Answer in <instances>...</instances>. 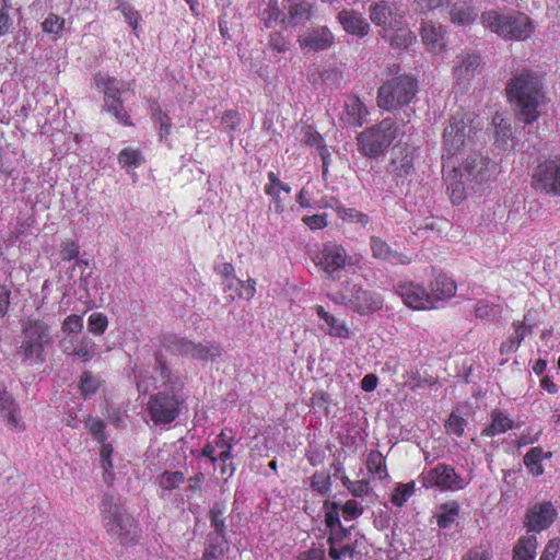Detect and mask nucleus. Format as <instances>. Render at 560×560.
I'll return each instance as SVG.
<instances>
[{
  "instance_id": "obj_29",
  "label": "nucleus",
  "mask_w": 560,
  "mask_h": 560,
  "mask_svg": "<svg viewBox=\"0 0 560 560\" xmlns=\"http://www.w3.org/2000/svg\"><path fill=\"white\" fill-rule=\"evenodd\" d=\"M226 546V537L208 534L202 560H221L228 549Z\"/></svg>"
},
{
  "instance_id": "obj_37",
  "label": "nucleus",
  "mask_w": 560,
  "mask_h": 560,
  "mask_svg": "<svg viewBox=\"0 0 560 560\" xmlns=\"http://www.w3.org/2000/svg\"><path fill=\"white\" fill-rule=\"evenodd\" d=\"M96 343L88 336H83L77 342L72 354L82 359V361H91L96 355Z\"/></svg>"
},
{
  "instance_id": "obj_58",
  "label": "nucleus",
  "mask_w": 560,
  "mask_h": 560,
  "mask_svg": "<svg viewBox=\"0 0 560 560\" xmlns=\"http://www.w3.org/2000/svg\"><path fill=\"white\" fill-rule=\"evenodd\" d=\"M237 285L241 287V291L237 293L240 298L250 300L254 298L256 292V281L253 278H248L246 281L237 280Z\"/></svg>"
},
{
  "instance_id": "obj_48",
  "label": "nucleus",
  "mask_w": 560,
  "mask_h": 560,
  "mask_svg": "<svg viewBox=\"0 0 560 560\" xmlns=\"http://www.w3.org/2000/svg\"><path fill=\"white\" fill-rule=\"evenodd\" d=\"M327 332L330 336L338 338H347L349 336V329L343 323H339L332 315L326 319Z\"/></svg>"
},
{
  "instance_id": "obj_62",
  "label": "nucleus",
  "mask_w": 560,
  "mask_h": 560,
  "mask_svg": "<svg viewBox=\"0 0 560 560\" xmlns=\"http://www.w3.org/2000/svg\"><path fill=\"white\" fill-rule=\"evenodd\" d=\"M303 222L312 230H319L327 225V217L326 214L304 217Z\"/></svg>"
},
{
  "instance_id": "obj_39",
  "label": "nucleus",
  "mask_w": 560,
  "mask_h": 560,
  "mask_svg": "<svg viewBox=\"0 0 560 560\" xmlns=\"http://www.w3.org/2000/svg\"><path fill=\"white\" fill-rule=\"evenodd\" d=\"M544 451L541 447H532L524 456V464L534 476H540L544 468L540 464Z\"/></svg>"
},
{
  "instance_id": "obj_56",
  "label": "nucleus",
  "mask_w": 560,
  "mask_h": 560,
  "mask_svg": "<svg viewBox=\"0 0 560 560\" xmlns=\"http://www.w3.org/2000/svg\"><path fill=\"white\" fill-rule=\"evenodd\" d=\"M340 510L347 520L357 518L363 513V508L355 500H348L342 506L340 505Z\"/></svg>"
},
{
  "instance_id": "obj_35",
  "label": "nucleus",
  "mask_w": 560,
  "mask_h": 560,
  "mask_svg": "<svg viewBox=\"0 0 560 560\" xmlns=\"http://www.w3.org/2000/svg\"><path fill=\"white\" fill-rule=\"evenodd\" d=\"M224 510L225 508L222 503H214L211 508L209 517L210 524L214 528V532L209 533V535H219L221 537H225L226 526L225 520L223 517Z\"/></svg>"
},
{
  "instance_id": "obj_26",
  "label": "nucleus",
  "mask_w": 560,
  "mask_h": 560,
  "mask_svg": "<svg viewBox=\"0 0 560 560\" xmlns=\"http://www.w3.org/2000/svg\"><path fill=\"white\" fill-rule=\"evenodd\" d=\"M368 114L365 105L357 96L349 97L345 104V121L353 127L362 126Z\"/></svg>"
},
{
  "instance_id": "obj_36",
  "label": "nucleus",
  "mask_w": 560,
  "mask_h": 560,
  "mask_svg": "<svg viewBox=\"0 0 560 560\" xmlns=\"http://www.w3.org/2000/svg\"><path fill=\"white\" fill-rule=\"evenodd\" d=\"M185 480V472L176 470H165L156 478L158 485L166 491H172L179 487Z\"/></svg>"
},
{
  "instance_id": "obj_20",
  "label": "nucleus",
  "mask_w": 560,
  "mask_h": 560,
  "mask_svg": "<svg viewBox=\"0 0 560 560\" xmlns=\"http://www.w3.org/2000/svg\"><path fill=\"white\" fill-rule=\"evenodd\" d=\"M421 39L433 54H439L446 47V32L441 25L432 22L422 23Z\"/></svg>"
},
{
  "instance_id": "obj_41",
  "label": "nucleus",
  "mask_w": 560,
  "mask_h": 560,
  "mask_svg": "<svg viewBox=\"0 0 560 560\" xmlns=\"http://www.w3.org/2000/svg\"><path fill=\"white\" fill-rule=\"evenodd\" d=\"M312 7L305 1L294 4L290 9V21L294 24H304L312 16Z\"/></svg>"
},
{
  "instance_id": "obj_53",
  "label": "nucleus",
  "mask_w": 560,
  "mask_h": 560,
  "mask_svg": "<svg viewBox=\"0 0 560 560\" xmlns=\"http://www.w3.org/2000/svg\"><path fill=\"white\" fill-rule=\"evenodd\" d=\"M141 153L137 150H122L118 160L122 166H138L141 163Z\"/></svg>"
},
{
  "instance_id": "obj_44",
  "label": "nucleus",
  "mask_w": 560,
  "mask_h": 560,
  "mask_svg": "<svg viewBox=\"0 0 560 560\" xmlns=\"http://www.w3.org/2000/svg\"><path fill=\"white\" fill-rule=\"evenodd\" d=\"M415 491V482H408L399 485L395 488L393 495H392V502L396 506H402L407 500L413 494Z\"/></svg>"
},
{
  "instance_id": "obj_16",
  "label": "nucleus",
  "mask_w": 560,
  "mask_h": 560,
  "mask_svg": "<svg viewBox=\"0 0 560 560\" xmlns=\"http://www.w3.org/2000/svg\"><path fill=\"white\" fill-rule=\"evenodd\" d=\"M404 303L415 310L434 308L435 304L425 289L413 282L401 283L396 289Z\"/></svg>"
},
{
  "instance_id": "obj_45",
  "label": "nucleus",
  "mask_w": 560,
  "mask_h": 560,
  "mask_svg": "<svg viewBox=\"0 0 560 560\" xmlns=\"http://www.w3.org/2000/svg\"><path fill=\"white\" fill-rule=\"evenodd\" d=\"M108 326V320L103 313H92L88 319L89 331L94 335H103Z\"/></svg>"
},
{
  "instance_id": "obj_17",
  "label": "nucleus",
  "mask_w": 560,
  "mask_h": 560,
  "mask_svg": "<svg viewBox=\"0 0 560 560\" xmlns=\"http://www.w3.org/2000/svg\"><path fill=\"white\" fill-rule=\"evenodd\" d=\"M480 67V55L465 51L455 57L453 73L458 82L466 84L478 73Z\"/></svg>"
},
{
  "instance_id": "obj_2",
  "label": "nucleus",
  "mask_w": 560,
  "mask_h": 560,
  "mask_svg": "<svg viewBox=\"0 0 560 560\" xmlns=\"http://www.w3.org/2000/svg\"><path fill=\"white\" fill-rule=\"evenodd\" d=\"M480 20L485 27L504 39L525 40L535 30L532 19L518 11L510 13L486 11L481 13Z\"/></svg>"
},
{
  "instance_id": "obj_19",
  "label": "nucleus",
  "mask_w": 560,
  "mask_h": 560,
  "mask_svg": "<svg viewBox=\"0 0 560 560\" xmlns=\"http://www.w3.org/2000/svg\"><path fill=\"white\" fill-rule=\"evenodd\" d=\"M0 412L10 429L24 430V423L20 417V408L13 396L4 388H0Z\"/></svg>"
},
{
  "instance_id": "obj_10",
  "label": "nucleus",
  "mask_w": 560,
  "mask_h": 560,
  "mask_svg": "<svg viewBox=\"0 0 560 560\" xmlns=\"http://www.w3.org/2000/svg\"><path fill=\"white\" fill-rule=\"evenodd\" d=\"M317 258L318 266L331 280L341 278V272L350 260L346 249L332 243L325 244Z\"/></svg>"
},
{
  "instance_id": "obj_47",
  "label": "nucleus",
  "mask_w": 560,
  "mask_h": 560,
  "mask_svg": "<svg viewBox=\"0 0 560 560\" xmlns=\"http://www.w3.org/2000/svg\"><path fill=\"white\" fill-rule=\"evenodd\" d=\"M466 425V420L455 412H452L448 419L445 421V429L448 434L462 436Z\"/></svg>"
},
{
  "instance_id": "obj_1",
  "label": "nucleus",
  "mask_w": 560,
  "mask_h": 560,
  "mask_svg": "<svg viewBox=\"0 0 560 560\" xmlns=\"http://www.w3.org/2000/svg\"><path fill=\"white\" fill-rule=\"evenodd\" d=\"M506 95L515 105L517 118L527 125L538 119L546 103L541 77L529 70L518 72L510 79Z\"/></svg>"
},
{
  "instance_id": "obj_13",
  "label": "nucleus",
  "mask_w": 560,
  "mask_h": 560,
  "mask_svg": "<svg viewBox=\"0 0 560 560\" xmlns=\"http://www.w3.org/2000/svg\"><path fill=\"white\" fill-rule=\"evenodd\" d=\"M342 303L361 315H368L382 308L383 300L372 291L363 290L362 287L353 284L349 295H341Z\"/></svg>"
},
{
  "instance_id": "obj_38",
  "label": "nucleus",
  "mask_w": 560,
  "mask_h": 560,
  "mask_svg": "<svg viewBox=\"0 0 560 560\" xmlns=\"http://www.w3.org/2000/svg\"><path fill=\"white\" fill-rule=\"evenodd\" d=\"M366 467L369 471L376 475L378 479L387 477L385 458L378 451H372L366 459Z\"/></svg>"
},
{
  "instance_id": "obj_12",
  "label": "nucleus",
  "mask_w": 560,
  "mask_h": 560,
  "mask_svg": "<svg viewBox=\"0 0 560 560\" xmlns=\"http://www.w3.org/2000/svg\"><path fill=\"white\" fill-rule=\"evenodd\" d=\"M422 485L428 489L438 487L442 490L454 491L463 488V478L452 466L439 464L423 475Z\"/></svg>"
},
{
  "instance_id": "obj_18",
  "label": "nucleus",
  "mask_w": 560,
  "mask_h": 560,
  "mask_svg": "<svg viewBox=\"0 0 560 560\" xmlns=\"http://www.w3.org/2000/svg\"><path fill=\"white\" fill-rule=\"evenodd\" d=\"M22 334L25 341L39 343L44 348L52 343L50 326L42 319L28 318L24 320Z\"/></svg>"
},
{
  "instance_id": "obj_25",
  "label": "nucleus",
  "mask_w": 560,
  "mask_h": 560,
  "mask_svg": "<svg viewBox=\"0 0 560 560\" xmlns=\"http://www.w3.org/2000/svg\"><path fill=\"white\" fill-rule=\"evenodd\" d=\"M479 10L466 1H457L453 4L450 15L451 21L457 25H469L474 23Z\"/></svg>"
},
{
  "instance_id": "obj_28",
  "label": "nucleus",
  "mask_w": 560,
  "mask_h": 560,
  "mask_svg": "<svg viewBox=\"0 0 560 560\" xmlns=\"http://www.w3.org/2000/svg\"><path fill=\"white\" fill-rule=\"evenodd\" d=\"M455 282L451 278L444 275H440L431 283V293L429 294L435 304V301H442L452 298L455 294Z\"/></svg>"
},
{
  "instance_id": "obj_9",
  "label": "nucleus",
  "mask_w": 560,
  "mask_h": 560,
  "mask_svg": "<svg viewBox=\"0 0 560 560\" xmlns=\"http://www.w3.org/2000/svg\"><path fill=\"white\" fill-rule=\"evenodd\" d=\"M533 187L546 195L560 196V159L546 160L536 166Z\"/></svg>"
},
{
  "instance_id": "obj_23",
  "label": "nucleus",
  "mask_w": 560,
  "mask_h": 560,
  "mask_svg": "<svg viewBox=\"0 0 560 560\" xmlns=\"http://www.w3.org/2000/svg\"><path fill=\"white\" fill-rule=\"evenodd\" d=\"M338 20L343 30L349 34L363 37L369 33L370 24L360 13L353 10L340 11Z\"/></svg>"
},
{
  "instance_id": "obj_34",
  "label": "nucleus",
  "mask_w": 560,
  "mask_h": 560,
  "mask_svg": "<svg viewBox=\"0 0 560 560\" xmlns=\"http://www.w3.org/2000/svg\"><path fill=\"white\" fill-rule=\"evenodd\" d=\"M513 421L501 412L494 411L492 413V422L489 427L482 430V435L493 436L512 429Z\"/></svg>"
},
{
  "instance_id": "obj_60",
  "label": "nucleus",
  "mask_w": 560,
  "mask_h": 560,
  "mask_svg": "<svg viewBox=\"0 0 560 560\" xmlns=\"http://www.w3.org/2000/svg\"><path fill=\"white\" fill-rule=\"evenodd\" d=\"M350 535V529L343 527L342 525L337 526L332 530H330V535L327 539L328 545H337L345 539H347Z\"/></svg>"
},
{
  "instance_id": "obj_5",
  "label": "nucleus",
  "mask_w": 560,
  "mask_h": 560,
  "mask_svg": "<svg viewBox=\"0 0 560 560\" xmlns=\"http://www.w3.org/2000/svg\"><path fill=\"white\" fill-rule=\"evenodd\" d=\"M395 137V122L389 118L383 119L359 135V151L365 156L377 158L385 153Z\"/></svg>"
},
{
  "instance_id": "obj_15",
  "label": "nucleus",
  "mask_w": 560,
  "mask_h": 560,
  "mask_svg": "<svg viewBox=\"0 0 560 560\" xmlns=\"http://www.w3.org/2000/svg\"><path fill=\"white\" fill-rule=\"evenodd\" d=\"M298 43L303 50L317 52L329 49L335 43V36L327 26H318L301 34Z\"/></svg>"
},
{
  "instance_id": "obj_52",
  "label": "nucleus",
  "mask_w": 560,
  "mask_h": 560,
  "mask_svg": "<svg viewBox=\"0 0 560 560\" xmlns=\"http://www.w3.org/2000/svg\"><path fill=\"white\" fill-rule=\"evenodd\" d=\"M330 477L324 474H315L312 478L311 487L320 494H327L330 490Z\"/></svg>"
},
{
  "instance_id": "obj_43",
  "label": "nucleus",
  "mask_w": 560,
  "mask_h": 560,
  "mask_svg": "<svg viewBox=\"0 0 560 560\" xmlns=\"http://www.w3.org/2000/svg\"><path fill=\"white\" fill-rule=\"evenodd\" d=\"M499 306L494 304H490L488 301L481 300L478 301L475 305V316L482 320H493L499 314Z\"/></svg>"
},
{
  "instance_id": "obj_33",
  "label": "nucleus",
  "mask_w": 560,
  "mask_h": 560,
  "mask_svg": "<svg viewBox=\"0 0 560 560\" xmlns=\"http://www.w3.org/2000/svg\"><path fill=\"white\" fill-rule=\"evenodd\" d=\"M515 332L506 341L501 345V353H513L517 350L525 336L532 331L530 327H526L523 323L514 324Z\"/></svg>"
},
{
  "instance_id": "obj_32",
  "label": "nucleus",
  "mask_w": 560,
  "mask_h": 560,
  "mask_svg": "<svg viewBox=\"0 0 560 560\" xmlns=\"http://www.w3.org/2000/svg\"><path fill=\"white\" fill-rule=\"evenodd\" d=\"M95 82L97 88H103L105 103L110 102L113 98L120 100V82L117 79L97 74Z\"/></svg>"
},
{
  "instance_id": "obj_27",
  "label": "nucleus",
  "mask_w": 560,
  "mask_h": 560,
  "mask_svg": "<svg viewBox=\"0 0 560 560\" xmlns=\"http://www.w3.org/2000/svg\"><path fill=\"white\" fill-rule=\"evenodd\" d=\"M537 546L536 535L522 536L514 546L512 560H535Z\"/></svg>"
},
{
  "instance_id": "obj_54",
  "label": "nucleus",
  "mask_w": 560,
  "mask_h": 560,
  "mask_svg": "<svg viewBox=\"0 0 560 560\" xmlns=\"http://www.w3.org/2000/svg\"><path fill=\"white\" fill-rule=\"evenodd\" d=\"M80 246L71 240L62 242L60 257L62 260H72L79 256Z\"/></svg>"
},
{
  "instance_id": "obj_11",
  "label": "nucleus",
  "mask_w": 560,
  "mask_h": 560,
  "mask_svg": "<svg viewBox=\"0 0 560 560\" xmlns=\"http://www.w3.org/2000/svg\"><path fill=\"white\" fill-rule=\"evenodd\" d=\"M370 19L376 25L382 27L383 38L387 33L402 25L404 14L387 1L373 2L369 8Z\"/></svg>"
},
{
  "instance_id": "obj_4",
  "label": "nucleus",
  "mask_w": 560,
  "mask_h": 560,
  "mask_svg": "<svg viewBox=\"0 0 560 560\" xmlns=\"http://www.w3.org/2000/svg\"><path fill=\"white\" fill-rule=\"evenodd\" d=\"M418 82L413 77L401 74L387 80L380 86L377 105L386 110L407 105L416 96Z\"/></svg>"
},
{
  "instance_id": "obj_7",
  "label": "nucleus",
  "mask_w": 560,
  "mask_h": 560,
  "mask_svg": "<svg viewBox=\"0 0 560 560\" xmlns=\"http://www.w3.org/2000/svg\"><path fill=\"white\" fill-rule=\"evenodd\" d=\"M163 346L174 354L199 361H214L222 354V348L214 342H194L176 335L165 336Z\"/></svg>"
},
{
  "instance_id": "obj_55",
  "label": "nucleus",
  "mask_w": 560,
  "mask_h": 560,
  "mask_svg": "<svg viewBox=\"0 0 560 560\" xmlns=\"http://www.w3.org/2000/svg\"><path fill=\"white\" fill-rule=\"evenodd\" d=\"M85 424L90 431V433L100 442V443H103L105 441V435H104V428H105V424L102 420H98V419H94V418H89L86 421H85Z\"/></svg>"
},
{
  "instance_id": "obj_8",
  "label": "nucleus",
  "mask_w": 560,
  "mask_h": 560,
  "mask_svg": "<svg viewBox=\"0 0 560 560\" xmlns=\"http://www.w3.org/2000/svg\"><path fill=\"white\" fill-rule=\"evenodd\" d=\"M184 399L174 394L160 392L152 395L148 401V412L155 425L173 422L179 415Z\"/></svg>"
},
{
  "instance_id": "obj_6",
  "label": "nucleus",
  "mask_w": 560,
  "mask_h": 560,
  "mask_svg": "<svg viewBox=\"0 0 560 560\" xmlns=\"http://www.w3.org/2000/svg\"><path fill=\"white\" fill-rule=\"evenodd\" d=\"M476 130L468 116L459 113L452 116L443 133L444 151L450 158L460 153L472 144Z\"/></svg>"
},
{
  "instance_id": "obj_50",
  "label": "nucleus",
  "mask_w": 560,
  "mask_h": 560,
  "mask_svg": "<svg viewBox=\"0 0 560 560\" xmlns=\"http://www.w3.org/2000/svg\"><path fill=\"white\" fill-rule=\"evenodd\" d=\"M105 108L107 112L112 113L116 119L125 125L128 124V115L124 108L121 100H112L110 102L105 103Z\"/></svg>"
},
{
  "instance_id": "obj_21",
  "label": "nucleus",
  "mask_w": 560,
  "mask_h": 560,
  "mask_svg": "<svg viewBox=\"0 0 560 560\" xmlns=\"http://www.w3.org/2000/svg\"><path fill=\"white\" fill-rule=\"evenodd\" d=\"M415 148H398L394 151V156L389 165V172L395 177H406L413 171Z\"/></svg>"
},
{
  "instance_id": "obj_14",
  "label": "nucleus",
  "mask_w": 560,
  "mask_h": 560,
  "mask_svg": "<svg viewBox=\"0 0 560 560\" xmlns=\"http://www.w3.org/2000/svg\"><path fill=\"white\" fill-rule=\"evenodd\" d=\"M558 512L551 502H538L527 509L524 527L527 532L539 533L556 521Z\"/></svg>"
},
{
  "instance_id": "obj_57",
  "label": "nucleus",
  "mask_w": 560,
  "mask_h": 560,
  "mask_svg": "<svg viewBox=\"0 0 560 560\" xmlns=\"http://www.w3.org/2000/svg\"><path fill=\"white\" fill-rule=\"evenodd\" d=\"M304 142H305V144H307L310 147H316L318 151L320 150L322 147H327L324 143V140H323V137L320 136V133L318 131H316L315 129H313L312 127L306 128V130L304 132Z\"/></svg>"
},
{
  "instance_id": "obj_22",
  "label": "nucleus",
  "mask_w": 560,
  "mask_h": 560,
  "mask_svg": "<svg viewBox=\"0 0 560 560\" xmlns=\"http://www.w3.org/2000/svg\"><path fill=\"white\" fill-rule=\"evenodd\" d=\"M489 161L478 153L468 155L462 168L471 182L481 183L489 176Z\"/></svg>"
},
{
  "instance_id": "obj_30",
  "label": "nucleus",
  "mask_w": 560,
  "mask_h": 560,
  "mask_svg": "<svg viewBox=\"0 0 560 560\" xmlns=\"http://www.w3.org/2000/svg\"><path fill=\"white\" fill-rule=\"evenodd\" d=\"M385 39L395 49H407L416 42V36L408 27L399 25L388 32Z\"/></svg>"
},
{
  "instance_id": "obj_49",
  "label": "nucleus",
  "mask_w": 560,
  "mask_h": 560,
  "mask_svg": "<svg viewBox=\"0 0 560 560\" xmlns=\"http://www.w3.org/2000/svg\"><path fill=\"white\" fill-rule=\"evenodd\" d=\"M61 329L67 334H79L83 329V318L80 315H69L62 323Z\"/></svg>"
},
{
  "instance_id": "obj_24",
  "label": "nucleus",
  "mask_w": 560,
  "mask_h": 560,
  "mask_svg": "<svg viewBox=\"0 0 560 560\" xmlns=\"http://www.w3.org/2000/svg\"><path fill=\"white\" fill-rule=\"evenodd\" d=\"M370 246L375 258L383 259L392 264L401 265H407L410 264L411 261V259L408 258L406 255L393 250L385 241L377 236L371 237Z\"/></svg>"
},
{
  "instance_id": "obj_31",
  "label": "nucleus",
  "mask_w": 560,
  "mask_h": 560,
  "mask_svg": "<svg viewBox=\"0 0 560 560\" xmlns=\"http://www.w3.org/2000/svg\"><path fill=\"white\" fill-rule=\"evenodd\" d=\"M45 348L39 343H31L25 340L21 343L18 353L22 355V360L30 364H42L45 362Z\"/></svg>"
},
{
  "instance_id": "obj_40",
  "label": "nucleus",
  "mask_w": 560,
  "mask_h": 560,
  "mask_svg": "<svg viewBox=\"0 0 560 560\" xmlns=\"http://www.w3.org/2000/svg\"><path fill=\"white\" fill-rule=\"evenodd\" d=\"M458 515V505L455 502L445 503L441 506V512L436 515L438 525L442 528H448Z\"/></svg>"
},
{
  "instance_id": "obj_3",
  "label": "nucleus",
  "mask_w": 560,
  "mask_h": 560,
  "mask_svg": "<svg viewBox=\"0 0 560 560\" xmlns=\"http://www.w3.org/2000/svg\"><path fill=\"white\" fill-rule=\"evenodd\" d=\"M102 524L107 534L120 544L133 542L137 538V524L135 518L115 501L110 494H105L101 505Z\"/></svg>"
},
{
  "instance_id": "obj_59",
  "label": "nucleus",
  "mask_w": 560,
  "mask_h": 560,
  "mask_svg": "<svg viewBox=\"0 0 560 560\" xmlns=\"http://www.w3.org/2000/svg\"><path fill=\"white\" fill-rule=\"evenodd\" d=\"M269 185L265 187L267 195L271 196L276 203L279 202V186L281 185L280 179L273 172L268 174Z\"/></svg>"
},
{
  "instance_id": "obj_61",
  "label": "nucleus",
  "mask_w": 560,
  "mask_h": 560,
  "mask_svg": "<svg viewBox=\"0 0 560 560\" xmlns=\"http://www.w3.org/2000/svg\"><path fill=\"white\" fill-rule=\"evenodd\" d=\"M222 124L230 132L235 131L240 125L241 118L235 110H226L222 116Z\"/></svg>"
},
{
  "instance_id": "obj_51",
  "label": "nucleus",
  "mask_w": 560,
  "mask_h": 560,
  "mask_svg": "<svg viewBox=\"0 0 560 560\" xmlns=\"http://www.w3.org/2000/svg\"><path fill=\"white\" fill-rule=\"evenodd\" d=\"M98 387L97 380L90 373L84 372L81 376L80 389L82 394L86 397L91 394H94Z\"/></svg>"
},
{
  "instance_id": "obj_63",
  "label": "nucleus",
  "mask_w": 560,
  "mask_h": 560,
  "mask_svg": "<svg viewBox=\"0 0 560 560\" xmlns=\"http://www.w3.org/2000/svg\"><path fill=\"white\" fill-rule=\"evenodd\" d=\"M559 553V542L550 540L542 551L539 560H556Z\"/></svg>"
},
{
  "instance_id": "obj_42",
  "label": "nucleus",
  "mask_w": 560,
  "mask_h": 560,
  "mask_svg": "<svg viewBox=\"0 0 560 560\" xmlns=\"http://www.w3.org/2000/svg\"><path fill=\"white\" fill-rule=\"evenodd\" d=\"M325 510V522L326 526L332 530L337 526H340V504L338 502H331L329 500H326L323 505Z\"/></svg>"
},
{
  "instance_id": "obj_64",
  "label": "nucleus",
  "mask_w": 560,
  "mask_h": 560,
  "mask_svg": "<svg viewBox=\"0 0 560 560\" xmlns=\"http://www.w3.org/2000/svg\"><path fill=\"white\" fill-rule=\"evenodd\" d=\"M298 560H325V550L322 548H312L301 552Z\"/></svg>"
},
{
  "instance_id": "obj_46",
  "label": "nucleus",
  "mask_w": 560,
  "mask_h": 560,
  "mask_svg": "<svg viewBox=\"0 0 560 560\" xmlns=\"http://www.w3.org/2000/svg\"><path fill=\"white\" fill-rule=\"evenodd\" d=\"M65 19L57 14L50 13L42 23L44 33L59 35L63 30Z\"/></svg>"
}]
</instances>
